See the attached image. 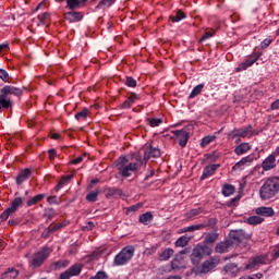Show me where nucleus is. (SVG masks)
I'll list each match as a JSON object with an SVG mask.
<instances>
[{"label":"nucleus","mask_w":279,"mask_h":279,"mask_svg":"<svg viewBox=\"0 0 279 279\" xmlns=\"http://www.w3.org/2000/svg\"><path fill=\"white\" fill-rule=\"evenodd\" d=\"M1 95H4V97H9L10 95H14V97H21L23 95V89L10 85H5L1 90Z\"/></svg>","instance_id":"9d476101"},{"label":"nucleus","mask_w":279,"mask_h":279,"mask_svg":"<svg viewBox=\"0 0 279 279\" xmlns=\"http://www.w3.org/2000/svg\"><path fill=\"white\" fill-rule=\"evenodd\" d=\"M151 158H160V149L149 145L144 151L145 165H147V161Z\"/></svg>","instance_id":"9b49d317"},{"label":"nucleus","mask_w":279,"mask_h":279,"mask_svg":"<svg viewBox=\"0 0 279 279\" xmlns=\"http://www.w3.org/2000/svg\"><path fill=\"white\" fill-rule=\"evenodd\" d=\"M204 228H206L205 223H199V225H193V226H190V227H184V228L180 229L179 234H184L186 232H195V231L202 230Z\"/></svg>","instance_id":"4be33fe9"},{"label":"nucleus","mask_w":279,"mask_h":279,"mask_svg":"<svg viewBox=\"0 0 279 279\" xmlns=\"http://www.w3.org/2000/svg\"><path fill=\"white\" fill-rule=\"evenodd\" d=\"M48 154H49L50 160H53L58 156V154L56 153V149L53 148L49 149Z\"/></svg>","instance_id":"680f3d73"},{"label":"nucleus","mask_w":279,"mask_h":279,"mask_svg":"<svg viewBox=\"0 0 279 279\" xmlns=\"http://www.w3.org/2000/svg\"><path fill=\"white\" fill-rule=\"evenodd\" d=\"M59 279H71V268L62 272L59 277Z\"/></svg>","instance_id":"4d7b16f0"},{"label":"nucleus","mask_w":279,"mask_h":279,"mask_svg":"<svg viewBox=\"0 0 279 279\" xmlns=\"http://www.w3.org/2000/svg\"><path fill=\"white\" fill-rule=\"evenodd\" d=\"M271 43H272L271 39L266 38V39H264V40L262 41L260 47H262L263 49H267V47H269V45H271Z\"/></svg>","instance_id":"13d9d810"},{"label":"nucleus","mask_w":279,"mask_h":279,"mask_svg":"<svg viewBox=\"0 0 279 279\" xmlns=\"http://www.w3.org/2000/svg\"><path fill=\"white\" fill-rule=\"evenodd\" d=\"M76 121H84L88 117V109H84L83 111L76 113L75 116Z\"/></svg>","instance_id":"a18cd8bd"},{"label":"nucleus","mask_w":279,"mask_h":279,"mask_svg":"<svg viewBox=\"0 0 279 279\" xmlns=\"http://www.w3.org/2000/svg\"><path fill=\"white\" fill-rule=\"evenodd\" d=\"M206 85H204V83H201L198 85H196L192 92L189 95V99H195V97H197V95H201L202 92L204 90Z\"/></svg>","instance_id":"bb28decb"},{"label":"nucleus","mask_w":279,"mask_h":279,"mask_svg":"<svg viewBox=\"0 0 279 279\" xmlns=\"http://www.w3.org/2000/svg\"><path fill=\"white\" fill-rule=\"evenodd\" d=\"M208 38H213V33H210V32H206L203 36H202V38H201V43H204V40H208Z\"/></svg>","instance_id":"052dcab7"},{"label":"nucleus","mask_w":279,"mask_h":279,"mask_svg":"<svg viewBox=\"0 0 279 279\" xmlns=\"http://www.w3.org/2000/svg\"><path fill=\"white\" fill-rule=\"evenodd\" d=\"M2 278L16 279L19 278V270L15 268H8L7 271L2 274Z\"/></svg>","instance_id":"c9c22d12"},{"label":"nucleus","mask_w":279,"mask_h":279,"mask_svg":"<svg viewBox=\"0 0 279 279\" xmlns=\"http://www.w3.org/2000/svg\"><path fill=\"white\" fill-rule=\"evenodd\" d=\"M64 267H69V260H63V262L59 260V262H54V263L51 264L50 269H51L52 271H56V270L62 269V268H64Z\"/></svg>","instance_id":"e433bc0d"},{"label":"nucleus","mask_w":279,"mask_h":279,"mask_svg":"<svg viewBox=\"0 0 279 279\" xmlns=\"http://www.w3.org/2000/svg\"><path fill=\"white\" fill-rule=\"evenodd\" d=\"M191 236L182 235L175 241V247H186L191 241Z\"/></svg>","instance_id":"c756f323"},{"label":"nucleus","mask_w":279,"mask_h":279,"mask_svg":"<svg viewBox=\"0 0 279 279\" xmlns=\"http://www.w3.org/2000/svg\"><path fill=\"white\" fill-rule=\"evenodd\" d=\"M83 19H84V12L75 11V9H71V23H80V21H83Z\"/></svg>","instance_id":"a878e982"},{"label":"nucleus","mask_w":279,"mask_h":279,"mask_svg":"<svg viewBox=\"0 0 279 279\" xmlns=\"http://www.w3.org/2000/svg\"><path fill=\"white\" fill-rule=\"evenodd\" d=\"M218 240H219V233L210 232L205 236L204 243L205 245H213V243H216Z\"/></svg>","instance_id":"b1692460"},{"label":"nucleus","mask_w":279,"mask_h":279,"mask_svg":"<svg viewBox=\"0 0 279 279\" xmlns=\"http://www.w3.org/2000/svg\"><path fill=\"white\" fill-rule=\"evenodd\" d=\"M141 99V96L134 92L130 94V96L126 98V100L120 106L121 110H129V108H132L136 101Z\"/></svg>","instance_id":"ddd939ff"},{"label":"nucleus","mask_w":279,"mask_h":279,"mask_svg":"<svg viewBox=\"0 0 279 279\" xmlns=\"http://www.w3.org/2000/svg\"><path fill=\"white\" fill-rule=\"evenodd\" d=\"M272 258L275 260H278L279 258V243L276 245V247L274 248V253H272Z\"/></svg>","instance_id":"bf43d9fd"},{"label":"nucleus","mask_w":279,"mask_h":279,"mask_svg":"<svg viewBox=\"0 0 279 279\" xmlns=\"http://www.w3.org/2000/svg\"><path fill=\"white\" fill-rule=\"evenodd\" d=\"M89 279H108V274L104 270H99L95 276L90 277Z\"/></svg>","instance_id":"8fccbe9b"},{"label":"nucleus","mask_w":279,"mask_h":279,"mask_svg":"<svg viewBox=\"0 0 279 279\" xmlns=\"http://www.w3.org/2000/svg\"><path fill=\"white\" fill-rule=\"evenodd\" d=\"M117 0H100L99 3L96 5V10H106L107 8H110L112 3H114Z\"/></svg>","instance_id":"ea45409f"},{"label":"nucleus","mask_w":279,"mask_h":279,"mask_svg":"<svg viewBox=\"0 0 279 279\" xmlns=\"http://www.w3.org/2000/svg\"><path fill=\"white\" fill-rule=\"evenodd\" d=\"M250 132H252V124L238 129L239 138H247Z\"/></svg>","instance_id":"7c9ffc66"},{"label":"nucleus","mask_w":279,"mask_h":279,"mask_svg":"<svg viewBox=\"0 0 279 279\" xmlns=\"http://www.w3.org/2000/svg\"><path fill=\"white\" fill-rule=\"evenodd\" d=\"M252 162H254V155L243 157L232 167V171H243V169H245V165H252Z\"/></svg>","instance_id":"f8f14e48"},{"label":"nucleus","mask_w":279,"mask_h":279,"mask_svg":"<svg viewBox=\"0 0 279 279\" xmlns=\"http://www.w3.org/2000/svg\"><path fill=\"white\" fill-rule=\"evenodd\" d=\"M210 254H213V248H210V246L197 244L192 251L191 262L194 265H197L201 260H203V258L210 256Z\"/></svg>","instance_id":"20e7f679"},{"label":"nucleus","mask_w":279,"mask_h":279,"mask_svg":"<svg viewBox=\"0 0 279 279\" xmlns=\"http://www.w3.org/2000/svg\"><path fill=\"white\" fill-rule=\"evenodd\" d=\"M135 160H136L137 165H138V162L141 165H143V163L145 165V158H143V156H141V154L135 155Z\"/></svg>","instance_id":"e2e57ef3"},{"label":"nucleus","mask_w":279,"mask_h":279,"mask_svg":"<svg viewBox=\"0 0 279 279\" xmlns=\"http://www.w3.org/2000/svg\"><path fill=\"white\" fill-rule=\"evenodd\" d=\"M0 105L4 110H8L9 108H12V100L3 94H0Z\"/></svg>","instance_id":"473e14b6"},{"label":"nucleus","mask_w":279,"mask_h":279,"mask_svg":"<svg viewBox=\"0 0 279 279\" xmlns=\"http://www.w3.org/2000/svg\"><path fill=\"white\" fill-rule=\"evenodd\" d=\"M219 265V258L210 257L209 259L205 260L201 267H198V274H209Z\"/></svg>","instance_id":"6e6552de"},{"label":"nucleus","mask_w":279,"mask_h":279,"mask_svg":"<svg viewBox=\"0 0 279 279\" xmlns=\"http://www.w3.org/2000/svg\"><path fill=\"white\" fill-rule=\"evenodd\" d=\"M217 169H219V165H210L205 167L201 180L204 181L207 180V178H210V175H215Z\"/></svg>","instance_id":"a211bd4d"},{"label":"nucleus","mask_w":279,"mask_h":279,"mask_svg":"<svg viewBox=\"0 0 279 279\" xmlns=\"http://www.w3.org/2000/svg\"><path fill=\"white\" fill-rule=\"evenodd\" d=\"M186 19V13L182 10H178L175 15L170 16L172 23H180V21H184Z\"/></svg>","instance_id":"72a5a7b5"},{"label":"nucleus","mask_w":279,"mask_h":279,"mask_svg":"<svg viewBox=\"0 0 279 279\" xmlns=\"http://www.w3.org/2000/svg\"><path fill=\"white\" fill-rule=\"evenodd\" d=\"M134 252H136V248L132 245L122 248L113 259L114 267H123V265H128L132 258H134Z\"/></svg>","instance_id":"7ed1b4c3"},{"label":"nucleus","mask_w":279,"mask_h":279,"mask_svg":"<svg viewBox=\"0 0 279 279\" xmlns=\"http://www.w3.org/2000/svg\"><path fill=\"white\" fill-rule=\"evenodd\" d=\"M234 138H239V129H233L228 133V141H234Z\"/></svg>","instance_id":"3c124183"},{"label":"nucleus","mask_w":279,"mask_h":279,"mask_svg":"<svg viewBox=\"0 0 279 279\" xmlns=\"http://www.w3.org/2000/svg\"><path fill=\"white\" fill-rule=\"evenodd\" d=\"M84 265L82 264H76L71 267V276H80L82 274Z\"/></svg>","instance_id":"79ce46f5"},{"label":"nucleus","mask_w":279,"mask_h":279,"mask_svg":"<svg viewBox=\"0 0 279 279\" xmlns=\"http://www.w3.org/2000/svg\"><path fill=\"white\" fill-rule=\"evenodd\" d=\"M23 206V198L22 197H16L11 202V206L8 207L1 215L0 218L2 221H7L11 215H14Z\"/></svg>","instance_id":"0eeeda50"},{"label":"nucleus","mask_w":279,"mask_h":279,"mask_svg":"<svg viewBox=\"0 0 279 279\" xmlns=\"http://www.w3.org/2000/svg\"><path fill=\"white\" fill-rule=\"evenodd\" d=\"M47 197V194H38L27 201V206H36L39 202H43Z\"/></svg>","instance_id":"2f4dec72"},{"label":"nucleus","mask_w":279,"mask_h":279,"mask_svg":"<svg viewBox=\"0 0 279 279\" xmlns=\"http://www.w3.org/2000/svg\"><path fill=\"white\" fill-rule=\"evenodd\" d=\"M99 179H94L90 181L89 185L87 186L88 190L93 189L94 184H99Z\"/></svg>","instance_id":"774afa93"},{"label":"nucleus","mask_w":279,"mask_h":279,"mask_svg":"<svg viewBox=\"0 0 279 279\" xmlns=\"http://www.w3.org/2000/svg\"><path fill=\"white\" fill-rule=\"evenodd\" d=\"M279 193V178L271 177L268 178L259 189V197L262 202H268V199H274Z\"/></svg>","instance_id":"f257e3e1"},{"label":"nucleus","mask_w":279,"mask_h":279,"mask_svg":"<svg viewBox=\"0 0 279 279\" xmlns=\"http://www.w3.org/2000/svg\"><path fill=\"white\" fill-rule=\"evenodd\" d=\"M271 110H279V99L275 100L271 106Z\"/></svg>","instance_id":"69168bd1"},{"label":"nucleus","mask_w":279,"mask_h":279,"mask_svg":"<svg viewBox=\"0 0 279 279\" xmlns=\"http://www.w3.org/2000/svg\"><path fill=\"white\" fill-rule=\"evenodd\" d=\"M263 221H265L263 218H260L259 216H251L247 219V223L250 226H258L259 223H263Z\"/></svg>","instance_id":"a19ab883"},{"label":"nucleus","mask_w":279,"mask_h":279,"mask_svg":"<svg viewBox=\"0 0 279 279\" xmlns=\"http://www.w3.org/2000/svg\"><path fill=\"white\" fill-rule=\"evenodd\" d=\"M230 247H232V240L227 239L226 241L220 242L216 245V252L217 254H226V252H228Z\"/></svg>","instance_id":"6ab92c4d"},{"label":"nucleus","mask_w":279,"mask_h":279,"mask_svg":"<svg viewBox=\"0 0 279 279\" xmlns=\"http://www.w3.org/2000/svg\"><path fill=\"white\" fill-rule=\"evenodd\" d=\"M70 183H71V174L62 177L59 183L54 187L56 193H58L60 189H64V186L69 185Z\"/></svg>","instance_id":"393cba45"},{"label":"nucleus","mask_w":279,"mask_h":279,"mask_svg":"<svg viewBox=\"0 0 279 279\" xmlns=\"http://www.w3.org/2000/svg\"><path fill=\"white\" fill-rule=\"evenodd\" d=\"M140 223H143V226H149L154 221V215L151 213L147 211L140 216L138 219Z\"/></svg>","instance_id":"5701e85b"},{"label":"nucleus","mask_w":279,"mask_h":279,"mask_svg":"<svg viewBox=\"0 0 279 279\" xmlns=\"http://www.w3.org/2000/svg\"><path fill=\"white\" fill-rule=\"evenodd\" d=\"M10 45L9 44H2L0 45V53H3V51H9Z\"/></svg>","instance_id":"0e129e2a"},{"label":"nucleus","mask_w":279,"mask_h":279,"mask_svg":"<svg viewBox=\"0 0 279 279\" xmlns=\"http://www.w3.org/2000/svg\"><path fill=\"white\" fill-rule=\"evenodd\" d=\"M173 254H174L173 248H166L163 252L159 254V260H169V258H171Z\"/></svg>","instance_id":"4c0bfd02"},{"label":"nucleus","mask_w":279,"mask_h":279,"mask_svg":"<svg viewBox=\"0 0 279 279\" xmlns=\"http://www.w3.org/2000/svg\"><path fill=\"white\" fill-rule=\"evenodd\" d=\"M241 201V195L235 196L234 198H231L228 203V206L232 207V206H236V202Z\"/></svg>","instance_id":"6e6d98bb"},{"label":"nucleus","mask_w":279,"mask_h":279,"mask_svg":"<svg viewBox=\"0 0 279 279\" xmlns=\"http://www.w3.org/2000/svg\"><path fill=\"white\" fill-rule=\"evenodd\" d=\"M125 86L129 88H136V80L132 76H126L125 77Z\"/></svg>","instance_id":"de8ad7c7"},{"label":"nucleus","mask_w":279,"mask_h":279,"mask_svg":"<svg viewBox=\"0 0 279 279\" xmlns=\"http://www.w3.org/2000/svg\"><path fill=\"white\" fill-rule=\"evenodd\" d=\"M256 215H260L262 217H274L276 211L271 207H258L256 209Z\"/></svg>","instance_id":"412c9836"},{"label":"nucleus","mask_w":279,"mask_h":279,"mask_svg":"<svg viewBox=\"0 0 279 279\" xmlns=\"http://www.w3.org/2000/svg\"><path fill=\"white\" fill-rule=\"evenodd\" d=\"M172 134H174L179 140L180 147H186V143H189V132L184 130H177L173 131Z\"/></svg>","instance_id":"4468645a"},{"label":"nucleus","mask_w":279,"mask_h":279,"mask_svg":"<svg viewBox=\"0 0 279 279\" xmlns=\"http://www.w3.org/2000/svg\"><path fill=\"white\" fill-rule=\"evenodd\" d=\"M265 264V257L263 256H256V257H253L245 266V269H256L258 267H260V265H264Z\"/></svg>","instance_id":"dca6fc26"},{"label":"nucleus","mask_w":279,"mask_h":279,"mask_svg":"<svg viewBox=\"0 0 279 279\" xmlns=\"http://www.w3.org/2000/svg\"><path fill=\"white\" fill-rule=\"evenodd\" d=\"M82 160H84V157L78 156L76 159H73L71 161V165H80V162H82Z\"/></svg>","instance_id":"338daca9"},{"label":"nucleus","mask_w":279,"mask_h":279,"mask_svg":"<svg viewBox=\"0 0 279 279\" xmlns=\"http://www.w3.org/2000/svg\"><path fill=\"white\" fill-rule=\"evenodd\" d=\"M262 168L264 171H271L276 169V154L269 155L263 162Z\"/></svg>","instance_id":"2eb2a0df"},{"label":"nucleus","mask_w":279,"mask_h":279,"mask_svg":"<svg viewBox=\"0 0 279 279\" xmlns=\"http://www.w3.org/2000/svg\"><path fill=\"white\" fill-rule=\"evenodd\" d=\"M140 167L138 162H130V159L125 156L120 157L116 161V169L120 178H132V174L136 175Z\"/></svg>","instance_id":"f03ea898"},{"label":"nucleus","mask_w":279,"mask_h":279,"mask_svg":"<svg viewBox=\"0 0 279 279\" xmlns=\"http://www.w3.org/2000/svg\"><path fill=\"white\" fill-rule=\"evenodd\" d=\"M87 3L88 0H71V10H82Z\"/></svg>","instance_id":"cd10ccee"},{"label":"nucleus","mask_w":279,"mask_h":279,"mask_svg":"<svg viewBox=\"0 0 279 279\" xmlns=\"http://www.w3.org/2000/svg\"><path fill=\"white\" fill-rule=\"evenodd\" d=\"M47 202H48V204H50V205L60 204V202L58 201V196H56V195L49 196V197L47 198Z\"/></svg>","instance_id":"5fc2aeb1"},{"label":"nucleus","mask_w":279,"mask_h":279,"mask_svg":"<svg viewBox=\"0 0 279 279\" xmlns=\"http://www.w3.org/2000/svg\"><path fill=\"white\" fill-rule=\"evenodd\" d=\"M252 149L250 143H242L234 148V154L236 156H243V154H247Z\"/></svg>","instance_id":"aec40b11"},{"label":"nucleus","mask_w":279,"mask_h":279,"mask_svg":"<svg viewBox=\"0 0 279 279\" xmlns=\"http://www.w3.org/2000/svg\"><path fill=\"white\" fill-rule=\"evenodd\" d=\"M51 19V13L45 12L41 15H38V20L41 23V25H47V22Z\"/></svg>","instance_id":"c03bdc74"},{"label":"nucleus","mask_w":279,"mask_h":279,"mask_svg":"<svg viewBox=\"0 0 279 279\" xmlns=\"http://www.w3.org/2000/svg\"><path fill=\"white\" fill-rule=\"evenodd\" d=\"M215 136H205L202 142H201V147H207V145H210V143H213V141H215Z\"/></svg>","instance_id":"09e8293b"},{"label":"nucleus","mask_w":279,"mask_h":279,"mask_svg":"<svg viewBox=\"0 0 279 279\" xmlns=\"http://www.w3.org/2000/svg\"><path fill=\"white\" fill-rule=\"evenodd\" d=\"M202 208H195V209H192L190 210L186 216H187V219H193V217H197L199 215H202Z\"/></svg>","instance_id":"49530a36"},{"label":"nucleus","mask_w":279,"mask_h":279,"mask_svg":"<svg viewBox=\"0 0 279 279\" xmlns=\"http://www.w3.org/2000/svg\"><path fill=\"white\" fill-rule=\"evenodd\" d=\"M245 239H247V234H245V231L243 229H240V230L231 231L229 233V239L227 240L232 241V245H234V243L239 245V243H241L242 241H245Z\"/></svg>","instance_id":"1a4fd4ad"},{"label":"nucleus","mask_w":279,"mask_h":279,"mask_svg":"<svg viewBox=\"0 0 279 279\" xmlns=\"http://www.w3.org/2000/svg\"><path fill=\"white\" fill-rule=\"evenodd\" d=\"M262 56H263V52H253L252 54L246 56L244 61L236 66L235 69L236 73L247 71L250 66H254V64H256V62L260 60Z\"/></svg>","instance_id":"423d86ee"},{"label":"nucleus","mask_w":279,"mask_h":279,"mask_svg":"<svg viewBox=\"0 0 279 279\" xmlns=\"http://www.w3.org/2000/svg\"><path fill=\"white\" fill-rule=\"evenodd\" d=\"M234 191H236V187H234V185L232 184H225L222 186V195L225 197H230V195H234Z\"/></svg>","instance_id":"c85d7f7f"},{"label":"nucleus","mask_w":279,"mask_h":279,"mask_svg":"<svg viewBox=\"0 0 279 279\" xmlns=\"http://www.w3.org/2000/svg\"><path fill=\"white\" fill-rule=\"evenodd\" d=\"M49 254H51V250L49 247H44L39 252L33 254L31 267H33V269L43 267V265H45V260L49 258Z\"/></svg>","instance_id":"39448f33"},{"label":"nucleus","mask_w":279,"mask_h":279,"mask_svg":"<svg viewBox=\"0 0 279 279\" xmlns=\"http://www.w3.org/2000/svg\"><path fill=\"white\" fill-rule=\"evenodd\" d=\"M62 227V225H56L53 227H49L45 230V232L43 233L44 239H49L51 236V234H53L56 232V230H60Z\"/></svg>","instance_id":"f704fd0d"},{"label":"nucleus","mask_w":279,"mask_h":279,"mask_svg":"<svg viewBox=\"0 0 279 279\" xmlns=\"http://www.w3.org/2000/svg\"><path fill=\"white\" fill-rule=\"evenodd\" d=\"M0 80H2V82H10V74H8V71L0 69Z\"/></svg>","instance_id":"603ef678"},{"label":"nucleus","mask_w":279,"mask_h":279,"mask_svg":"<svg viewBox=\"0 0 279 279\" xmlns=\"http://www.w3.org/2000/svg\"><path fill=\"white\" fill-rule=\"evenodd\" d=\"M120 190L117 187L107 189V197H112L113 195H119Z\"/></svg>","instance_id":"864d4df0"},{"label":"nucleus","mask_w":279,"mask_h":279,"mask_svg":"<svg viewBox=\"0 0 279 279\" xmlns=\"http://www.w3.org/2000/svg\"><path fill=\"white\" fill-rule=\"evenodd\" d=\"M99 193H101V190L97 189L95 191H90L87 195H86V201L87 202H92L95 203L97 202V197H99Z\"/></svg>","instance_id":"58836bf2"},{"label":"nucleus","mask_w":279,"mask_h":279,"mask_svg":"<svg viewBox=\"0 0 279 279\" xmlns=\"http://www.w3.org/2000/svg\"><path fill=\"white\" fill-rule=\"evenodd\" d=\"M31 177H32V169L26 168L24 170H21L16 177V184L21 186V184H23L25 180H29Z\"/></svg>","instance_id":"f3484780"},{"label":"nucleus","mask_w":279,"mask_h":279,"mask_svg":"<svg viewBox=\"0 0 279 279\" xmlns=\"http://www.w3.org/2000/svg\"><path fill=\"white\" fill-rule=\"evenodd\" d=\"M150 128H158L160 125H162V119L160 118H153V119H147Z\"/></svg>","instance_id":"37998d69"}]
</instances>
